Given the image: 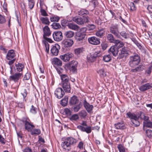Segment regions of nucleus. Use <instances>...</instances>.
I'll return each mask as SVG.
<instances>
[{
    "mask_svg": "<svg viewBox=\"0 0 152 152\" xmlns=\"http://www.w3.org/2000/svg\"><path fill=\"white\" fill-rule=\"evenodd\" d=\"M65 113L66 115H70L71 114V110L68 108H66L65 109Z\"/></svg>",
    "mask_w": 152,
    "mask_h": 152,
    "instance_id": "nucleus-61",
    "label": "nucleus"
},
{
    "mask_svg": "<svg viewBox=\"0 0 152 152\" xmlns=\"http://www.w3.org/2000/svg\"><path fill=\"white\" fill-rule=\"evenodd\" d=\"M60 19V18L57 15H53L50 18L51 22H58Z\"/></svg>",
    "mask_w": 152,
    "mask_h": 152,
    "instance_id": "nucleus-40",
    "label": "nucleus"
},
{
    "mask_svg": "<svg viewBox=\"0 0 152 152\" xmlns=\"http://www.w3.org/2000/svg\"><path fill=\"white\" fill-rule=\"evenodd\" d=\"M76 142L75 139L72 137H68L62 142L61 146L63 149L69 150L70 147Z\"/></svg>",
    "mask_w": 152,
    "mask_h": 152,
    "instance_id": "nucleus-5",
    "label": "nucleus"
},
{
    "mask_svg": "<svg viewBox=\"0 0 152 152\" xmlns=\"http://www.w3.org/2000/svg\"><path fill=\"white\" fill-rule=\"evenodd\" d=\"M79 117L78 115L77 114H75L72 115L70 118V120L71 121H76L79 119Z\"/></svg>",
    "mask_w": 152,
    "mask_h": 152,
    "instance_id": "nucleus-51",
    "label": "nucleus"
},
{
    "mask_svg": "<svg viewBox=\"0 0 152 152\" xmlns=\"http://www.w3.org/2000/svg\"><path fill=\"white\" fill-rule=\"evenodd\" d=\"M52 27L55 29H59L61 28V25L59 23L54 22L51 25Z\"/></svg>",
    "mask_w": 152,
    "mask_h": 152,
    "instance_id": "nucleus-38",
    "label": "nucleus"
},
{
    "mask_svg": "<svg viewBox=\"0 0 152 152\" xmlns=\"http://www.w3.org/2000/svg\"><path fill=\"white\" fill-rule=\"evenodd\" d=\"M89 12L88 10L84 9H81L80 11H78V15H87Z\"/></svg>",
    "mask_w": 152,
    "mask_h": 152,
    "instance_id": "nucleus-39",
    "label": "nucleus"
},
{
    "mask_svg": "<svg viewBox=\"0 0 152 152\" xmlns=\"http://www.w3.org/2000/svg\"><path fill=\"white\" fill-rule=\"evenodd\" d=\"M21 121L24 123L25 129L28 132L31 131V129L35 127V126L31 122H29L30 120L28 118H23Z\"/></svg>",
    "mask_w": 152,
    "mask_h": 152,
    "instance_id": "nucleus-9",
    "label": "nucleus"
},
{
    "mask_svg": "<svg viewBox=\"0 0 152 152\" xmlns=\"http://www.w3.org/2000/svg\"><path fill=\"white\" fill-rule=\"evenodd\" d=\"M73 56V54L71 53H68L60 56V58L64 62L69 61L70 59Z\"/></svg>",
    "mask_w": 152,
    "mask_h": 152,
    "instance_id": "nucleus-16",
    "label": "nucleus"
},
{
    "mask_svg": "<svg viewBox=\"0 0 152 152\" xmlns=\"http://www.w3.org/2000/svg\"><path fill=\"white\" fill-rule=\"evenodd\" d=\"M83 104L84 107L87 112L89 113H90L94 107L92 105H90L87 102L86 99L84 100Z\"/></svg>",
    "mask_w": 152,
    "mask_h": 152,
    "instance_id": "nucleus-20",
    "label": "nucleus"
},
{
    "mask_svg": "<svg viewBox=\"0 0 152 152\" xmlns=\"http://www.w3.org/2000/svg\"><path fill=\"white\" fill-rule=\"evenodd\" d=\"M74 33L72 31H65L64 33V35L67 38H71L73 37Z\"/></svg>",
    "mask_w": 152,
    "mask_h": 152,
    "instance_id": "nucleus-33",
    "label": "nucleus"
},
{
    "mask_svg": "<svg viewBox=\"0 0 152 152\" xmlns=\"http://www.w3.org/2000/svg\"><path fill=\"white\" fill-rule=\"evenodd\" d=\"M16 56L15 51L14 50H10L8 51L6 58L7 60H9L8 63L9 65H11L14 64L16 60V58H15Z\"/></svg>",
    "mask_w": 152,
    "mask_h": 152,
    "instance_id": "nucleus-6",
    "label": "nucleus"
},
{
    "mask_svg": "<svg viewBox=\"0 0 152 152\" xmlns=\"http://www.w3.org/2000/svg\"><path fill=\"white\" fill-rule=\"evenodd\" d=\"M83 50V48L76 49L75 50V53L77 55L81 53L82 52Z\"/></svg>",
    "mask_w": 152,
    "mask_h": 152,
    "instance_id": "nucleus-56",
    "label": "nucleus"
},
{
    "mask_svg": "<svg viewBox=\"0 0 152 152\" xmlns=\"http://www.w3.org/2000/svg\"><path fill=\"white\" fill-rule=\"evenodd\" d=\"M126 115L127 117L130 119L132 125L137 127L140 125V122L139 121V119L140 118V113L136 115L134 113L129 112L126 113Z\"/></svg>",
    "mask_w": 152,
    "mask_h": 152,
    "instance_id": "nucleus-4",
    "label": "nucleus"
},
{
    "mask_svg": "<svg viewBox=\"0 0 152 152\" xmlns=\"http://www.w3.org/2000/svg\"><path fill=\"white\" fill-rule=\"evenodd\" d=\"M143 124L144 126L147 127L152 128V122L150 121L143 122Z\"/></svg>",
    "mask_w": 152,
    "mask_h": 152,
    "instance_id": "nucleus-46",
    "label": "nucleus"
},
{
    "mask_svg": "<svg viewBox=\"0 0 152 152\" xmlns=\"http://www.w3.org/2000/svg\"><path fill=\"white\" fill-rule=\"evenodd\" d=\"M126 115L127 117L130 119L132 125L137 127L140 125V122L139 121V119L140 118V113L136 115L134 113L129 112L126 113Z\"/></svg>",
    "mask_w": 152,
    "mask_h": 152,
    "instance_id": "nucleus-3",
    "label": "nucleus"
},
{
    "mask_svg": "<svg viewBox=\"0 0 152 152\" xmlns=\"http://www.w3.org/2000/svg\"><path fill=\"white\" fill-rule=\"evenodd\" d=\"M66 26L69 29L74 30L77 31L79 28V27L77 25L72 23H68L66 25Z\"/></svg>",
    "mask_w": 152,
    "mask_h": 152,
    "instance_id": "nucleus-27",
    "label": "nucleus"
},
{
    "mask_svg": "<svg viewBox=\"0 0 152 152\" xmlns=\"http://www.w3.org/2000/svg\"><path fill=\"white\" fill-rule=\"evenodd\" d=\"M0 142L3 144H5L6 142L5 139L3 138L2 136L0 134Z\"/></svg>",
    "mask_w": 152,
    "mask_h": 152,
    "instance_id": "nucleus-64",
    "label": "nucleus"
},
{
    "mask_svg": "<svg viewBox=\"0 0 152 152\" xmlns=\"http://www.w3.org/2000/svg\"><path fill=\"white\" fill-rule=\"evenodd\" d=\"M77 128L79 129L83 132H85L88 134L90 133L92 131L91 127L90 126H82L78 125Z\"/></svg>",
    "mask_w": 152,
    "mask_h": 152,
    "instance_id": "nucleus-17",
    "label": "nucleus"
},
{
    "mask_svg": "<svg viewBox=\"0 0 152 152\" xmlns=\"http://www.w3.org/2000/svg\"><path fill=\"white\" fill-rule=\"evenodd\" d=\"M144 69V66L140 64L136 68L132 69L131 71L133 72H136L142 71Z\"/></svg>",
    "mask_w": 152,
    "mask_h": 152,
    "instance_id": "nucleus-30",
    "label": "nucleus"
},
{
    "mask_svg": "<svg viewBox=\"0 0 152 152\" xmlns=\"http://www.w3.org/2000/svg\"><path fill=\"white\" fill-rule=\"evenodd\" d=\"M141 119L144 120V122L149 121V117L147 115H145V114L143 113L140 112V118Z\"/></svg>",
    "mask_w": 152,
    "mask_h": 152,
    "instance_id": "nucleus-32",
    "label": "nucleus"
},
{
    "mask_svg": "<svg viewBox=\"0 0 152 152\" xmlns=\"http://www.w3.org/2000/svg\"><path fill=\"white\" fill-rule=\"evenodd\" d=\"M31 76L28 73H26L23 79L24 80H28L30 79Z\"/></svg>",
    "mask_w": 152,
    "mask_h": 152,
    "instance_id": "nucleus-63",
    "label": "nucleus"
},
{
    "mask_svg": "<svg viewBox=\"0 0 152 152\" xmlns=\"http://www.w3.org/2000/svg\"><path fill=\"white\" fill-rule=\"evenodd\" d=\"M64 94V91L61 88H57L54 92V94L55 96L58 99L61 98Z\"/></svg>",
    "mask_w": 152,
    "mask_h": 152,
    "instance_id": "nucleus-15",
    "label": "nucleus"
},
{
    "mask_svg": "<svg viewBox=\"0 0 152 152\" xmlns=\"http://www.w3.org/2000/svg\"><path fill=\"white\" fill-rule=\"evenodd\" d=\"M82 106V103L80 102L78 105H75L73 107V110L74 112H78L81 108Z\"/></svg>",
    "mask_w": 152,
    "mask_h": 152,
    "instance_id": "nucleus-43",
    "label": "nucleus"
},
{
    "mask_svg": "<svg viewBox=\"0 0 152 152\" xmlns=\"http://www.w3.org/2000/svg\"><path fill=\"white\" fill-rule=\"evenodd\" d=\"M72 20L74 21L79 25L83 24V20L80 17H75L72 18Z\"/></svg>",
    "mask_w": 152,
    "mask_h": 152,
    "instance_id": "nucleus-29",
    "label": "nucleus"
},
{
    "mask_svg": "<svg viewBox=\"0 0 152 152\" xmlns=\"http://www.w3.org/2000/svg\"><path fill=\"white\" fill-rule=\"evenodd\" d=\"M28 1L29 7L30 10H31L34 7V2L33 1L31 0H29Z\"/></svg>",
    "mask_w": 152,
    "mask_h": 152,
    "instance_id": "nucleus-55",
    "label": "nucleus"
},
{
    "mask_svg": "<svg viewBox=\"0 0 152 152\" xmlns=\"http://www.w3.org/2000/svg\"><path fill=\"white\" fill-rule=\"evenodd\" d=\"M132 40L136 45L140 49H141V48H142V46L135 39L133 38L132 39Z\"/></svg>",
    "mask_w": 152,
    "mask_h": 152,
    "instance_id": "nucleus-54",
    "label": "nucleus"
},
{
    "mask_svg": "<svg viewBox=\"0 0 152 152\" xmlns=\"http://www.w3.org/2000/svg\"><path fill=\"white\" fill-rule=\"evenodd\" d=\"M69 64V70L73 72H77L78 65L77 62L75 61H72L70 62Z\"/></svg>",
    "mask_w": 152,
    "mask_h": 152,
    "instance_id": "nucleus-12",
    "label": "nucleus"
},
{
    "mask_svg": "<svg viewBox=\"0 0 152 152\" xmlns=\"http://www.w3.org/2000/svg\"><path fill=\"white\" fill-rule=\"evenodd\" d=\"M87 115V113L85 110H82L79 112L80 116L83 118H85Z\"/></svg>",
    "mask_w": 152,
    "mask_h": 152,
    "instance_id": "nucleus-44",
    "label": "nucleus"
},
{
    "mask_svg": "<svg viewBox=\"0 0 152 152\" xmlns=\"http://www.w3.org/2000/svg\"><path fill=\"white\" fill-rule=\"evenodd\" d=\"M117 148L119 152H126L125 148L122 144H119L117 146Z\"/></svg>",
    "mask_w": 152,
    "mask_h": 152,
    "instance_id": "nucleus-48",
    "label": "nucleus"
},
{
    "mask_svg": "<svg viewBox=\"0 0 152 152\" xmlns=\"http://www.w3.org/2000/svg\"><path fill=\"white\" fill-rule=\"evenodd\" d=\"M6 20L5 17L0 14V24H3L5 23Z\"/></svg>",
    "mask_w": 152,
    "mask_h": 152,
    "instance_id": "nucleus-52",
    "label": "nucleus"
},
{
    "mask_svg": "<svg viewBox=\"0 0 152 152\" xmlns=\"http://www.w3.org/2000/svg\"><path fill=\"white\" fill-rule=\"evenodd\" d=\"M83 17H84V19H83V24L84 23H88L89 21V18L87 15H86L85 16H84Z\"/></svg>",
    "mask_w": 152,
    "mask_h": 152,
    "instance_id": "nucleus-62",
    "label": "nucleus"
},
{
    "mask_svg": "<svg viewBox=\"0 0 152 152\" xmlns=\"http://www.w3.org/2000/svg\"><path fill=\"white\" fill-rule=\"evenodd\" d=\"M61 78V83L69 82V78L68 76L65 74L60 75Z\"/></svg>",
    "mask_w": 152,
    "mask_h": 152,
    "instance_id": "nucleus-31",
    "label": "nucleus"
},
{
    "mask_svg": "<svg viewBox=\"0 0 152 152\" xmlns=\"http://www.w3.org/2000/svg\"><path fill=\"white\" fill-rule=\"evenodd\" d=\"M79 102V100L77 97L75 96H73L70 98L69 103L71 105H74L78 103Z\"/></svg>",
    "mask_w": 152,
    "mask_h": 152,
    "instance_id": "nucleus-25",
    "label": "nucleus"
},
{
    "mask_svg": "<svg viewBox=\"0 0 152 152\" xmlns=\"http://www.w3.org/2000/svg\"><path fill=\"white\" fill-rule=\"evenodd\" d=\"M97 72L101 77H103L106 75V72L103 69H99L97 71Z\"/></svg>",
    "mask_w": 152,
    "mask_h": 152,
    "instance_id": "nucleus-45",
    "label": "nucleus"
},
{
    "mask_svg": "<svg viewBox=\"0 0 152 152\" xmlns=\"http://www.w3.org/2000/svg\"><path fill=\"white\" fill-rule=\"evenodd\" d=\"M115 128L117 129H124L125 128V124L123 121L115 124Z\"/></svg>",
    "mask_w": 152,
    "mask_h": 152,
    "instance_id": "nucleus-28",
    "label": "nucleus"
},
{
    "mask_svg": "<svg viewBox=\"0 0 152 152\" xmlns=\"http://www.w3.org/2000/svg\"><path fill=\"white\" fill-rule=\"evenodd\" d=\"M68 102V97L66 96L64 98L61 100V104L63 106H65L67 104Z\"/></svg>",
    "mask_w": 152,
    "mask_h": 152,
    "instance_id": "nucleus-36",
    "label": "nucleus"
},
{
    "mask_svg": "<svg viewBox=\"0 0 152 152\" xmlns=\"http://www.w3.org/2000/svg\"><path fill=\"white\" fill-rule=\"evenodd\" d=\"M140 61V56L137 53L134 52L133 53L132 55L130 56L129 57V65L132 68L135 67L139 65Z\"/></svg>",
    "mask_w": 152,
    "mask_h": 152,
    "instance_id": "nucleus-2",
    "label": "nucleus"
},
{
    "mask_svg": "<svg viewBox=\"0 0 152 152\" xmlns=\"http://www.w3.org/2000/svg\"><path fill=\"white\" fill-rule=\"evenodd\" d=\"M101 45L102 49L104 50H105L106 49L108 46L107 44L105 43H102Z\"/></svg>",
    "mask_w": 152,
    "mask_h": 152,
    "instance_id": "nucleus-59",
    "label": "nucleus"
},
{
    "mask_svg": "<svg viewBox=\"0 0 152 152\" xmlns=\"http://www.w3.org/2000/svg\"><path fill=\"white\" fill-rule=\"evenodd\" d=\"M53 63L54 66H61L62 65V61L57 58H53Z\"/></svg>",
    "mask_w": 152,
    "mask_h": 152,
    "instance_id": "nucleus-26",
    "label": "nucleus"
},
{
    "mask_svg": "<svg viewBox=\"0 0 152 152\" xmlns=\"http://www.w3.org/2000/svg\"><path fill=\"white\" fill-rule=\"evenodd\" d=\"M152 88V84L148 83L141 85L139 88V90L140 91L143 92L151 89Z\"/></svg>",
    "mask_w": 152,
    "mask_h": 152,
    "instance_id": "nucleus-22",
    "label": "nucleus"
},
{
    "mask_svg": "<svg viewBox=\"0 0 152 152\" xmlns=\"http://www.w3.org/2000/svg\"><path fill=\"white\" fill-rule=\"evenodd\" d=\"M43 31L44 33L43 38H45L47 36L49 37L51 34V32L50 28L48 26H46L43 28Z\"/></svg>",
    "mask_w": 152,
    "mask_h": 152,
    "instance_id": "nucleus-23",
    "label": "nucleus"
},
{
    "mask_svg": "<svg viewBox=\"0 0 152 152\" xmlns=\"http://www.w3.org/2000/svg\"><path fill=\"white\" fill-rule=\"evenodd\" d=\"M152 70V66H150L145 71V73L147 75H149L151 74Z\"/></svg>",
    "mask_w": 152,
    "mask_h": 152,
    "instance_id": "nucleus-53",
    "label": "nucleus"
},
{
    "mask_svg": "<svg viewBox=\"0 0 152 152\" xmlns=\"http://www.w3.org/2000/svg\"><path fill=\"white\" fill-rule=\"evenodd\" d=\"M40 20L43 23L48 25H49L50 22L47 17H42L40 18Z\"/></svg>",
    "mask_w": 152,
    "mask_h": 152,
    "instance_id": "nucleus-41",
    "label": "nucleus"
},
{
    "mask_svg": "<svg viewBox=\"0 0 152 152\" xmlns=\"http://www.w3.org/2000/svg\"><path fill=\"white\" fill-rule=\"evenodd\" d=\"M53 36L54 40L58 42L61 40L63 38L62 33L59 31H54L53 34Z\"/></svg>",
    "mask_w": 152,
    "mask_h": 152,
    "instance_id": "nucleus-10",
    "label": "nucleus"
},
{
    "mask_svg": "<svg viewBox=\"0 0 152 152\" xmlns=\"http://www.w3.org/2000/svg\"><path fill=\"white\" fill-rule=\"evenodd\" d=\"M61 85L66 92L70 93L71 88L69 82L61 83Z\"/></svg>",
    "mask_w": 152,
    "mask_h": 152,
    "instance_id": "nucleus-21",
    "label": "nucleus"
},
{
    "mask_svg": "<svg viewBox=\"0 0 152 152\" xmlns=\"http://www.w3.org/2000/svg\"><path fill=\"white\" fill-rule=\"evenodd\" d=\"M73 41L71 39H67L63 41L62 44L64 47H69L72 46L73 44Z\"/></svg>",
    "mask_w": 152,
    "mask_h": 152,
    "instance_id": "nucleus-19",
    "label": "nucleus"
},
{
    "mask_svg": "<svg viewBox=\"0 0 152 152\" xmlns=\"http://www.w3.org/2000/svg\"><path fill=\"white\" fill-rule=\"evenodd\" d=\"M2 7L4 10V12H8L7 9V3L4 2V3Z\"/></svg>",
    "mask_w": 152,
    "mask_h": 152,
    "instance_id": "nucleus-60",
    "label": "nucleus"
},
{
    "mask_svg": "<svg viewBox=\"0 0 152 152\" xmlns=\"http://www.w3.org/2000/svg\"><path fill=\"white\" fill-rule=\"evenodd\" d=\"M111 60V56L110 54L105 55L103 56V60L105 62H108Z\"/></svg>",
    "mask_w": 152,
    "mask_h": 152,
    "instance_id": "nucleus-42",
    "label": "nucleus"
},
{
    "mask_svg": "<svg viewBox=\"0 0 152 152\" xmlns=\"http://www.w3.org/2000/svg\"><path fill=\"white\" fill-rule=\"evenodd\" d=\"M146 134L147 136L149 138H151L152 137V131L150 129H147L145 131Z\"/></svg>",
    "mask_w": 152,
    "mask_h": 152,
    "instance_id": "nucleus-49",
    "label": "nucleus"
},
{
    "mask_svg": "<svg viewBox=\"0 0 152 152\" xmlns=\"http://www.w3.org/2000/svg\"><path fill=\"white\" fill-rule=\"evenodd\" d=\"M86 34L85 33L81 31L76 33L75 38L77 41L81 42L85 38Z\"/></svg>",
    "mask_w": 152,
    "mask_h": 152,
    "instance_id": "nucleus-14",
    "label": "nucleus"
},
{
    "mask_svg": "<svg viewBox=\"0 0 152 152\" xmlns=\"http://www.w3.org/2000/svg\"><path fill=\"white\" fill-rule=\"evenodd\" d=\"M104 33V29H101L96 31L95 34L97 36L101 37L103 36Z\"/></svg>",
    "mask_w": 152,
    "mask_h": 152,
    "instance_id": "nucleus-35",
    "label": "nucleus"
},
{
    "mask_svg": "<svg viewBox=\"0 0 152 152\" xmlns=\"http://www.w3.org/2000/svg\"><path fill=\"white\" fill-rule=\"evenodd\" d=\"M88 41L90 44L93 45H97L100 43V39L95 36L89 37Z\"/></svg>",
    "mask_w": 152,
    "mask_h": 152,
    "instance_id": "nucleus-13",
    "label": "nucleus"
},
{
    "mask_svg": "<svg viewBox=\"0 0 152 152\" xmlns=\"http://www.w3.org/2000/svg\"><path fill=\"white\" fill-rule=\"evenodd\" d=\"M15 67H14L15 69L16 70L17 72H20L22 71L24 68V64L19 63H15Z\"/></svg>",
    "mask_w": 152,
    "mask_h": 152,
    "instance_id": "nucleus-24",
    "label": "nucleus"
},
{
    "mask_svg": "<svg viewBox=\"0 0 152 152\" xmlns=\"http://www.w3.org/2000/svg\"><path fill=\"white\" fill-rule=\"evenodd\" d=\"M23 76L22 73H16L10 76L9 77L10 81H12L15 82H17L21 77Z\"/></svg>",
    "mask_w": 152,
    "mask_h": 152,
    "instance_id": "nucleus-11",
    "label": "nucleus"
},
{
    "mask_svg": "<svg viewBox=\"0 0 152 152\" xmlns=\"http://www.w3.org/2000/svg\"><path fill=\"white\" fill-rule=\"evenodd\" d=\"M93 55V57L96 58L97 57H101L102 56V53L101 51H97L95 52L93 54H92Z\"/></svg>",
    "mask_w": 152,
    "mask_h": 152,
    "instance_id": "nucleus-47",
    "label": "nucleus"
},
{
    "mask_svg": "<svg viewBox=\"0 0 152 152\" xmlns=\"http://www.w3.org/2000/svg\"><path fill=\"white\" fill-rule=\"evenodd\" d=\"M107 39L109 42L113 43L115 45L112 46L108 50L110 54H112L114 56H116L119 51V48L122 47L124 45V43L119 40L115 39L114 36L111 34H109L107 36Z\"/></svg>",
    "mask_w": 152,
    "mask_h": 152,
    "instance_id": "nucleus-1",
    "label": "nucleus"
},
{
    "mask_svg": "<svg viewBox=\"0 0 152 152\" xmlns=\"http://www.w3.org/2000/svg\"><path fill=\"white\" fill-rule=\"evenodd\" d=\"M120 52L119 53L118 58L121 59L124 57H126L131 54V52L127 48L125 47L120 49Z\"/></svg>",
    "mask_w": 152,
    "mask_h": 152,
    "instance_id": "nucleus-8",
    "label": "nucleus"
},
{
    "mask_svg": "<svg viewBox=\"0 0 152 152\" xmlns=\"http://www.w3.org/2000/svg\"><path fill=\"white\" fill-rule=\"evenodd\" d=\"M30 131L32 135H38L41 133V131L39 129H32Z\"/></svg>",
    "mask_w": 152,
    "mask_h": 152,
    "instance_id": "nucleus-34",
    "label": "nucleus"
},
{
    "mask_svg": "<svg viewBox=\"0 0 152 152\" xmlns=\"http://www.w3.org/2000/svg\"><path fill=\"white\" fill-rule=\"evenodd\" d=\"M30 112L33 114H35L37 113V108L33 105L31 106V108L30 109Z\"/></svg>",
    "mask_w": 152,
    "mask_h": 152,
    "instance_id": "nucleus-50",
    "label": "nucleus"
},
{
    "mask_svg": "<svg viewBox=\"0 0 152 152\" xmlns=\"http://www.w3.org/2000/svg\"><path fill=\"white\" fill-rule=\"evenodd\" d=\"M40 12L41 15L43 16H46L48 15V14L46 13L45 10L43 9L41 7L40 9Z\"/></svg>",
    "mask_w": 152,
    "mask_h": 152,
    "instance_id": "nucleus-58",
    "label": "nucleus"
},
{
    "mask_svg": "<svg viewBox=\"0 0 152 152\" xmlns=\"http://www.w3.org/2000/svg\"><path fill=\"white\" fill-rule=\"evenodd\" d=\"M60 49V46L58 44H56L55 45L52 46L50 50L51 53L55 56H57L58 53V50Z\"/></svg>",
    "mask_w": 152,
    "mask_h": 152,
    "instance_id": "nucleus-18",
    "label": "nucleus"
},
{
    "mask_svg": "<svg viewBox=\"0 0 152 152\" xmlns=\"http://www.w3.org/2000/svg\"><path fill=\"white\" fill-rule=\"evenodd\" d=\"M120 36L121 35L124 38L126 39L127 38V34L125 31H122L120 32Z\"/></svg>",
    "mask_w": 152,
    "mask_h": 152,
    "instance_id": "nucleus-57",
    "label": "nucleus"
},
{
    "mask_svg": "<svg viewBox=\"0 0 152 152\" xmlns=\"http://www.w3.org/2000/svg\"><path fill=\"white\" fill-rule=\"evenodd\" d=\"M110 32L116 37L120 38L121 36L119 31L118 26L117 24H112L110 28Z\"/></svg>",
    "mask_w": 152,
    "mask_h": 152,
    "instance_id": "nucleus-7",
    "label": "nucleus"
},
{
    "mask_svg": "<svg viewBox=\"0 0 152 152\" xmlns=\"http://www.w3.org/2000/svg\"><path fill=\"white\" fill-rule=\"evenodd\" d=\"M129 6L131 12H133L136 10L137 8L133 2H129Z\"/></svg>",
    "mask_w": 152,
    "mask_h": 152,
    "instance_id": "nucleus-37",
    "label": "nucleus"
}]
</instances>
